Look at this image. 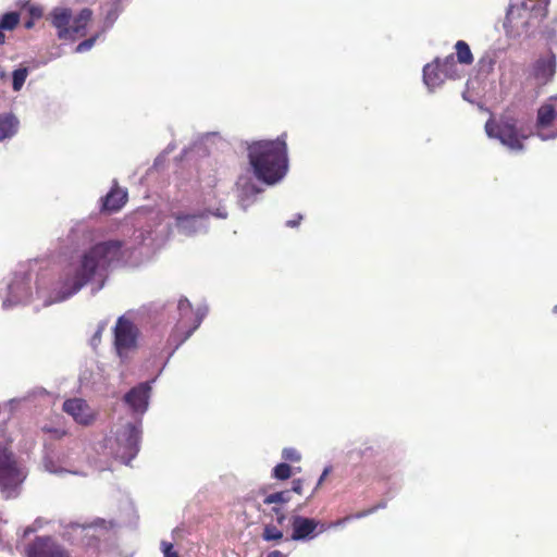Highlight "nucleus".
<instances>
[{"label":"nucleus","mask_w":557,"mask_h":557,"mask_svg":"<svg viewBox=\"0 0 557 557\" xmlns=\"http://www.w3.org/2000/svg\"><path fill=\"white\" fill-rule=\"evenodd\" d=\"M69 237L76 245L90 246L63 267L50 292L37 286L36 295L44 307L71 298L92 281H101L97 290L100 289L108 270L127 263L135 250L128 242L110 239L94 243L96 232L84 222L76 223Z\"/></svg>","instance_id":"f257e3e1"},{"label":"nucleus","mask_w":557,"mask_h":557,"mask_svg":"<svg viewBox=\"0 0 557 557\" xmlns=\"http://www.w3.org/2000/svg\"><path fill=\"white\" fill-rule=\"evenodd\" d=\"M249 163L255 176L268 185L283 180L288 170L287 146L283 136L260 140L248 147Z\"/></svg>","instance_id":"f03ea898"},{"label":"nucleus","mask_w":557,"mask_h":557,"mask_svg":"<svg viewBox=\"0 0 557 557\" xmlns=\"http://www.w3.org/2000/svg\"><path fill=\"white\" fill-rule=\"evenodd\" d=\"M549 2L550 0L547 2L545 0L511 2L504 21L507 36L512 38L529 36L546 16Z\"/></svg>","instance_id":"7ed1b4c3"},{"label":"nucleus","mask_w":557,"mask_h":557,"mask_svg":"<svg viewBox=\"0 0 557 557\" xmlns=\"http://www.w3.org/2000/svg\"><path fill=\"white\" fill-rule=\"evenodd\" d=\"M26 478L9 450V440L4 425L0 424V491L5 498L16 497L18 488Z\"/></svg>","instance_id":"20e7f679"},{"label":"nucleus","mask_w":557,"mask_h":557,"mask_svg":"<svg viewBox=\"0 0 557 557\" xmlns=\"http://www.w3.org/2000/svg\"><path fill=\"white\" fill-rule=\"evenodd\" d=\"M141 440V422H126L108 438L111 454L128 465L138 454Z\"/></svg>","instance_id":"39448f33"},{"label":"nucleus","mask_w":557,"mask_h":557,"mask_svg":"<svg viewBox=\"0 0 557 557\" xmlns=\"http://www.w3.org/2000/svg\"><path fill=\"white\" fill-rule=\"evenodd\" d=\"M384 507H385V503H381L368 510H363V511L357 512L352 516H348V517L344 518L343 520H338L331 524H325V523L318 521L315 519H312V518H307V517L295 515L290 519L292 528H293L292 540H294V541L313 540L314 537H317L319 534L323 533L331 527L339 525V524H342L346 521H349L351 519L364 518V517L375 512L379 508H384Z\"/></svg>","instance_id":"423d86ee"},{"label":"nucleus","mask_w":557,"mask_h":557,"mask_svg":"<svg viewBox=\"0 0 557 557\" xmlns=\"http://www.w3.org/2000/svg\"><path fill=\"white\" fill-rule=\"evenodd\" d=\"M177 309L180 312V319L170 337L171 342H175L174 349H177L191 336L208 313V308L206 306L198 307L196 312L193 313L191 305L187 298H181L178 300Z\"/></svg>","instance_id":"0eeeda50"},{"label":"nucleus","mask_w":557,"mask_h":557,"mask_svg":"<svg viewBox=\"0 0 557 557\" xmlns=\"http://www.w3.org/2000/svg\"><path fill=\"white\" fill-rule=\"evenodd\" d=\"M33 298L30 274L25 267L16 271L13 277L5 284L2 308L11 309L17 305H24Z\"/></svg>","instance_id":"6e6552de"},{"label":"nucleus","mask_w":557,"mask_h":557,"mask_svg":"<svg viewBox=\"0 0 557 557\" xmlns=\"http://www.w3.org/2000/svg\"><path fill=\"white\" fill-rule=\"evenodd\" d=\"M113 334L115 351L124 360L137 348L139 330L126 315H121L115 323Z\"/></svg>","instance_id":"1a4fd4ad"},{"label":"nucleus","mask_w":557,"mask_h":557,"mask_svg":"<svg viewBox=\"0 0 557 557\" xmlns=\"http://www.w3.org/2000/svg\"><path fill=\"white\" fill-rule=\"evenodd\" d=\"M485 132L490 138L498 139L511 151H520L523 149L521 139L524 137L520 136L512 119H504L498 123L488 120L485 124Z\"/></svg>","instance_id":"9d476101"},{"label":"nucleus","mask_w":557,"mask_h":557,"mask_svg":"<svg viewBox=\"0 0 557 557\" xmlns=\"http://www.w3.org/2000/svg\"><path fill=\"white\" fill-rule=\"evenodd\" d=\"M535 135L542 140L557 138V95L548 98L539 108Z\"/></svg>","instance_id":"9b49d317"},{"label":"nucleus","mask_w":557,"mask_h":557,"mask_svg":"<svg viewBox=\"0 0 557 557\" xmlns=\"http://www.w3.org/2000/svg\"><path fill=\"white\" fill-rule=\"evenodd\" d=\"M209 214L219 219L227 218V212L224 208H216L214 211L207 209L206 212L198 214H178L176 216V228L178 233L185 236H193L206 232L208 228Z\"/></svg>","instance_id":"f8f14e48"},{"label":"nucleus","mask_w":557,"mask_h":557,"mask_svg":"<svg viewBox=\"0 0 557 557\" xmlns=\"http://www.w3.org/2000/svg\"><path fill=\"white\" fill-rule=\"evenodd\" d=\"M44 468L47 472L62 475L65 473L74 474V475H84L75 465V459L73 458V454L71 451L61 453L57 456L47 455L44 458Z\"/></svg>","instance_id":"ddd939ff"},{"label":"nucleus","mask_w":557,"mask_h":557,"mask_svg":"<svg viewBox=\"0 0 557 557\" xmlns=\"http://www.w3.org/2000/svg\"><path fill=\"white\" fill-rule=\"evenodd\" d=\"M44 468L47 472L62 475L65 473L74 474V475H84L75 465V459L73 458V454L71 451L61 453L57 456L47 455L44 458Z\"/></svg>","instance_id":"4468645a"},{"label":"nucleus","mask_w":557,"mask_h":557,"mask_svg":"<svg viewBox=\"0 0 557 557\" xmlns=\"http://www.w3.org/2000/svg\"><path fill=\"white\" fill-rule=\"evenodd\" d=\"M27 557H70L66 550L50 536H38L28 546Z\"/></svg>","instance_id":"2eb2a0df"},{"label":"nucleus","mask_w":557,"mask_h":557,"mask_svg":"<svg viewBox=\"0 0 557 557\" xmlns=\"http://www.w3.org/2000/svg\"><path fill=\"white\" fill-rule=\"evenodd\" d=\"M150 391L149 382L140 383L125 394L124 400L134 412L144 414L148 409Z\"/></svg>","instance_id":"dca6fc26"},{"label":"nucleus","mask_w":557,"mask_h":557,"mask_svg":"<svg viewBox=\"0 0 557 557\" xmlns=\"http://www.w3.org/2000/svg\"><path fill=\"white\" fill-rule=\"evenodd\" d=\"M63 410L70 414L77 423L83 425L90 424L96 417L95 411L82 398L67 399L63 404Z\"/></svg>","instance_id":"f3484780"},{"label":"nucleus","mask_w":557,"mask_h":557,"mask_svg":"<svg viewBox=\"0 0 557 557\" xmlns=\"http://www.w3.org/2000/svg\"><path fill=\"white\" fill-rule=\"evenodd\" d=\"M238 202L246 210L252 203L255 197L261 193V189L248 176H242L237 183Z\"/></svg>","instance_id":"a211bd4d"},{"label":"nucleus","mask_w":557,"mask_h":557,"mask_svg":"<svg viewBox=\"0 0 557 557\" xmlns=\"http://www.w3.org/2000/svg\"><path fill=\"white\" fill-rule=\"evenodd\" d=\"M556 72V58L554 54H549L546 58L539 59L533 67L534 77L540 84H546L549 82Z\"/></svg>","instance_id":"6ab92c4d"},{"label":"nucleus","mask_w":557,"mask_h":557,"mask_svg":"<svg viewBox=\"0 0 557 557\" xmlns=\"http://www.w3.org/2000/svg\"><path fill=\"white\" fill-rule=\"evenodd\" d=\"M72 14L69 9L57 8L52 12V25L58 29L60 39H71Z\"/></svg>","instance_id":"aec40b11"},{"label":"nucleus","mask_w":557,"mask_h":557,"mask_svg":"<svg viewBox=\"0 0 557 557\" xmlns=\"http://www.w3.org/2000/svg\"><path fill=\"white\" fill-rule=\"evenodd\" d=\"M446 77L440 67V58H436L432 63H428L423 67V83L430 91H434L435 88L440 87Z\"/></svg>","instance_id":"412c9836"},{"label":"nucleus","mask_w":557,"mask_h":557,"mask_svg":"<svg viewBox=\"0 0 557 557\" xmlns=\"http://www.w3.org/2000/svg\"><path fill=\"white\" fill-rule=\"evenodd\" d=\"M101 527L99 528L98 524L92 525H81V524H74L72 525V529L74 533L82 537V540L85 542L87 546H91V541L99 540L100 536L104 535V532L107 531V527L104 525V521H101Z\"/></svg>","instance_id":"4be33fe9"},{"label":"nucleus","mask_w":557,"mask_h":557,"mask_svg":"<svg viewBox=\"0 0 557 557\" xmlns=\"http://www.w3.org/2000/svg\"><path fill=\"white\" fill-rule=\"evenodd\" d=\"M166 232V225L158 227L152 231L151 228L138 231V234L135 236L136 240H140L143 245L147 246H158L163 242L164 235Z\"/></svg>","instance_id":"5701e85b"},{"label":"nucleus","mask_w":557,"mask_h":557,"mask_svg":"<svg viewBox=\"0 0 557 557\" xmlns=\"http://www.w3.org/2000/svg\"><path fill=\"white\" fill-rule=\"evenodd\" d=\"M290 500V492L282 491L270 494L265 496L263 503L267 505L274 504L275 506L272 508V511L276 515V520L280 524H282L285 520V515L281 512V508L278 507L282 504H286Z\"/></svg>","instance_id":"b1692460"},{"label":"nucleus","mask_w":557,"mask_h":557,"mask_svg":"<svg viewBox=\"0 0 557 557\" xmlns=\"http://www.w3.org/2000/svg\"><path fill=\"white\" fill-rule=\"evenodd\" d=\"M18 120L12 113L0 114V141L13 137L18 129Z\"/></svg>","instance_id":"393cba45"},{"label":"nucleus","mask_w":557,"mask_h":557,"mask_svg":"<svg viewBox=\"0 0 557 557\" xmlns=\"http://www.w3.org/2000/svg\"><path fill=\"white\" fill-rule=\"evenodd\" d=\"M126 199V190L120 188L112 189L103 198V209L108 211H117L125 203Z\"/></svg>","instance_id":"a878e982"},{"label":"nucleus","mask_w":557,"mask_h":557,"mask_svg":"<svg viewBox=\"0 0 557 557\" xmlns=\"http://www.w3.org/2000/svg\"><path fill=\"white\" fill-rule=\"evenodd\" d=\"M92 15L91 10L83 9L78 15L71 21V39L83 34Z\"/></svg>","instance_id":"bb28decb"},{"label":"nucleus","mask_w":557,"mask_h":557,"mask_svg":"<svg viewBox=\"0 0 557 557\" xmlns=\"http://www.w3.org/2000/svg\"><path fill=\"white\" fill-rule=\"evenodd\" d=\"M20 22V14L17 12H8L0 17V45L4 44L5 36L3 30H12Z\"/></svg>","instance_id":"cd10ccee"},{"label":"nucleus","mask_w":557,"mask_h":557,"mask_svg":"<svg viewBox=\"0 0 557 557\" xmlns=\"http://www.w3.org/2000/svg\"><path fill=\"white\" fill-rule=\"evenodd\" d=\"M440 67L446 78L456 79L461 76L457 69L454 54L447 55L444 60L440 59Z\"/></svg>","instance_id":"c85d7f7f"},{"label":"nucleus","mask_w":557,"mask_h":557,"mask_svg":"<svg viewBox=\"0 0 557 557\" xmlns=\"http://www.w3.org/2000/svg\"><path fill=\"white\" fill-rule=\"evenodd\" d=\"M122 12L121 0H113L110 9L106 12L102 33L110 29L115 21L117 20L120 13Z\"/></svg>","instance_id":"c756f323"},{"label":"nucleus","mask_w":557,"mask_h":557,"mask_svg":"<svg viewBox=\"0 0 557 557\" xmlns=\"http://www.w3.org/2000/svg\"><path fill=\"white\" fill-rule=\"evenodd\" d=\"M457 60L460 64L470 65L473 62V55L469 45L463 40H458L455 45Z\"/></svg>","instance_id":"7c9ffc66"},{"label":"nucleus","mask_w":557,"mask_h":557,"mask_svg":"<svg viewBox=\"0 0 557 557\" xmlns=\"http://www.w3.org/2000/svg\"><path fill=\"white\" fill-rule=\"evenodd\" d=\"M262 537L265 541H278L283 537V532L276 527L268 524L264 527Z\"/></svg>","instance_id":"2f4dec72"},{"label":"nucleus","mask_w":557,"mask_h":557,"mask_svg":"<svg viewBox=\"0 0 557 557\" xmlns=\"http://www.w3.org/2000/svg\"><path fill=\"white\" fill-rule=\"evenodd\" d=\"M27 77V70L26 69H17L13 72V81L12 86L14 90H20L22 86L24 85Z\"/></svg>","instance_id":"473e14b6"},{"label":"nucleus","mask_w":557,"mask_h":557,"mask_svg":"<svg viewBox=\"0 0 557 557\" xmlns=\"http://www.w3.org/2000/svg\"><path fill=\"white\" fill-rule=\"evenodd\" d=\"M290 466L285 462L278 463L273 469V476L277 480H286L290 476Z\"/></svg>","instance_id":"72a5a7b5"},{"label":"nucleus","mask_w":557,"mask_h":557,"mask_svg":"<svg viewBox=\"0 0 557 557\" xmlns=\"http://www.w3.org/2000/svg\"><path fill=\"white\" fill-rule=\"evenodd\" d=\"M107 324L108 322L107 321H100L97 325V330L95 332V334L92 335V337L90 338V345L96 348L98 346V344L100 343L101 341V336H102V333L103 331L106 330L107 327Z\"/></svg>","instance_id":"f704fd0d"},{"label":"nucleus","mask_w":557,"mask_h":557,"mask_svg":"<svg viewBox=\"0 0 557 557\" xmlns=\"http://www.w3.org/2000/svg\"><path fill=\"white\" fill-rule=\"evenodd\" d=\"M98 36H99V35H96V36H94V37H90V38L85 39V40H83L82 42H79V44L76 46V48H75V52H77V53H83V52H86V51L90 50V49L94 47V45H95V42H96V40H97Z\"/></svg>","instance_id":"c9c22d12"},{"label":"nucleus","mask_w":557,"mask_h":557,"mask_svg":"<svg viewBox=\"0 0 557 557\" xmlns=\"http://www.w3.org/2000/svg\"><path fill=\"white\" fill-rule=\"evenodd\" d=\"M282 456L285 460L293 461V462H297L301 458L300 454L295 448H292V447L284 448Z\"/></svg>","instance_id":"e433bc0d"},{"label":"nucleus","mask_w":557,"mask_h":557,"mask_svg":"<svg viewBox=\"0 0 557 557\" xmlns=\"http://www.w3.org/2000/svg\"><path fill=\"white\" fill-rule=\"evenodd\" d=\"M161 550L164 557H178L177 553L173 549V544L166 541L161 542Z\"/></svg>","instance_id":"4c0bfd02"},{"label":"nucleus","mask_w":557,"mask_h":557,"mask_svg":"<svg viewBox=\"0 0 557 557\" xmlns=\"http://www.w3.org/2000/svg\"><path fill=\"white\" fill-rule=\"evenodd\" d=\"M292 491L297 493V494H301V492H302V481L300 479H296V480L293 481Z\"/></svg>","instance_id":"58836bf2"},{"label":"nucleus","mask_w":557,"mask_h":557,"mask_svg":"<svg viewBox=\"0 0 557 557\" xmlns=\"http://www.w3.org/2000/svg\"><path fill=\"white\" fill-rule=\"evenodd\" d=\"M41 527V519H37L35 522H34V527H28L27 529H25L24 531V536H27L29 533H33L35 532L38 528Z\"/></svg>","instance_id":"ea45409f"},{"label":"nucleus","mask_w":557,"mask_h":557,"mask_svg":"<svg viewBox=\"0 0 557 557\" xmlns=\"http://www.w3.org/2000/svg\"><path fill=\"white\" fill-rule=\"evenodd\" d=\"M330 471H331V468H330V467H326V468L323 470V472H322L321 476H320V478H319V480H318V483H317V487H315V490H317V488H318V487L323 483V481L325 480V478L327 476V474L330 473Z\"/></svg>","instance_id":"a19ab883"},{"label":"nucleus","mask_w":557,"mask_h":557,"mask_svg":"<svg viewBox=\"0 0 557 557\" xmlns=\"http://www.w3.org/2000/svg\"><path fill=\"white\" fill-rule=\"evenodd\" d=\"M301 219H302V215H301V214H298L297 220H288V221L286 222V226H288V227H295V226H297V225L299 224V222L301 221Z\"/></svg>","instance_id":"79ce46f5"},{"label":"nucleus","mask_w":557,"mask_h":557,"mask_svg":"<svg viewBox=\"0 0 557 557\" xmlns=\"http://www.w3.org/2000/svg\"><path fill=\"white\" fill-rule=\"evenodd\" d=\"M267 557H286V555L280 550H272L267 555Z\"/></svg>","instance_id":"37998d69"},{"label":"nucleus","mask_w":557,"mask_h":557,"mask_svg":"<svg viewBox=\"0 0 557 557\" xmlns=\"http://www.w3.org/2000/svg\"><path fill=\"white\" fill-rule=\"evenodd\" d=\"M111 554H112L114 557H121V555H120L119 553H116V552H112Z\"/></svg>","instance_id":"c03bdc74"},{"label":"nucleus","mask_w":557,"mask_h":557,"mask_svg":"<svg viewBox=\"0 0 557 557\" xmlns=\"http://www.w3.org/2000/svg\"><path fill=\"white\" fill-rule=\"evenodd\" d=\"M100 557H109V554H107V553H101V554H100Z\"/></svg>","instance_id":"a18cd8bd"},{"label":"nucleus","mask_w":557,"mask_h":557,"mask_svg":"<svg viewBox=\"0 0 557 557\" xmlns=\"http://www.w3.org/2000/svg\"><path fill=\"white\" fill-rule=\"evenodd\" d=\"M178 532L177 529L173 530V535L176 534Z\"/></svg>","instance_id":"49530a36"},{"label":"nucleus","mask_w":557,"mask_h":557,"mask_svg":"<svg viewBox=\"0 0 557 557\" xmlns=\"http://www.w3.org/2000/svg\"><path fill=\"white\" fill-rule=\"evenodd\" d=\"M554 311L557 312V306H555Z\"/></svg>","instance_id":"de8ad7c7"},{"label":"nucleus","mask_w":557,"mask_h":557,"mask_svg":"<svg viewBox=\"0 0 557 557\" xmlns=\"http://www.w3.org/2000/svg\"><path fill=\"white\" fill-rule=\"evenodd\" d=\"M545 1L547 2L548 0H545Z\"/></svg>","instance_id":"09e8293b"}]
</instances>
